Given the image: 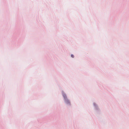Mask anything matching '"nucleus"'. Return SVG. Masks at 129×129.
<instances>
[{
    "mask_svg": "<svg viewBox=\"0 0 129 129\" xmlns=\"http://www.w3.org/2000/svg\"><path fill=\"white\" fill-rule=\"evenodd\" d=\"M63 96L64 98V99L66 102L67 103H69L70 102L69 100L67 99L66 95L65 94H63Z\"/></svg>",
    "mask_w": 129,
    "mask_h": 129,
    "instance_id": "f257e3e1",
    "label": "nucleus"
},
{
    "mask_svg": "<svg viewBox=\"0 0 129 129\" xmlns=\"http://www.w3.org/2000/svg\"><path fill=\"white\" fill-rule=\"evenodd\" d=\"M71 57H72L73 58V57H74V55H73V54H72V55H71Z\"/></svg>",
    "mask_w": 129,
    "mask_h": 129,
    "instance_id": "f03ea898",
    "label": "nucleus"
}]
</instances>
